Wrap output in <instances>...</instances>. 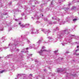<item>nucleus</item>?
I'll list each match as a JSON object with an SVG mask.
<instances>
[{
    "label": "nucleus",
    "instance_id": "obj_1",
    "mask_svg": "<svg viewBox=\"0 0 79 79\" xmlns=\"http://www.w3.org/2000/svg\"><path fill=\"white\" fill-rule=\"evenodd\" d=\"M40 51H41L40 52H39V53H42V52H43V51H46L45 50H43V51H42V50H40Z\"/></svg>",
    "mask_w": 79,
    "mask_h": 79
},
{
    "label": "nucleus",
    "instance_id": "obj_2",
    "mask_svg": "<svg viewBox=\"0 0 79 79\" xmlns=\"http://www.w3.org/2000/svg\"><path fill=\"white\" fill-rule=\"evenodd\" d=\"M77 19H73V21H77Z\"/></svg>",
    "mask_w": 79,
    "mask_h": 79
},
{
    "label": "nucleus",
    "instance_id": "obj_3",
    "mask_svg": "<svg viewBox=\"0 0 79 79\" xmlns=\"http://www.w3.org/2000/svg\"><path fill=\"white\" fill-rule=\"evenodd\" d=\"M4 71H5V70H2V71L0 72V73H3V72H4Z\"/></svg>",
    "mask_w": 79,
    "mask_h": 79
},
{
    "label": "nucleus",
    "instance_id": "obj_4",
    "mask_svg": "<svg viewBox=\"0 0 79 79\" xmlns=\"http://www.w3.org/2000/svg\"><path fill=\"white\" fill-rule=\"evenodd\" d=\"M58 52V51H54L55 53H56V52Z\"/></svg>",
    "mask_w": 79,
    "mask_h": 79
},
{
    "label": "nucleus",
    "instance_id": "obj_5",
    "mask_svg": "<svg viewBox=\"0 0 79 79\" xmlns=\"http://www.w3.org/2000/svg\"><path fill=\"white\" fill-rule=\"evenodd\" d=\"M45 47V46H43L42 47V49H44V47Z\"/></svg>",
    "mask_w": 79,
    "mask_h": 79
},
{
    "label": "nucleus",
    "instance_id": "obj_6",
    "mask_svg": "<svg viewBox=\"0 0 79 79\" xmlns=\"http://www.w3.org/2000/svg\"><path fill=\"white\" fill-rule=\"evenodd\" d=\"M21 24V22H19V24L20 25Z\"/></svg>",
    "mask_w": 79,
    "mask_h": 79
},
{
    "label": "nucleus",
    "instance_id": "obj_7",
    "mask_svg": "<svg viewBox=\"0 0 79 79\" xmlns=\"http://www.w3.org/2000/svg\"><path fill=\"white\" fill-rule=\"evenodd\" d=\"M78 50H76L75 51L76 52H77V51H78Z\"/></svg>",
    "mask_w": 79,
    "mask_h": 79
},
{
    "label": "nucleus",
    "instance_id": "obj_8",
    "mask_svg": "<svg viewBox=\"0 0 79 79\" xmlns=\"http://www.w3.org/2000/svg\"><path fill=\"white\" fill-rule=\"evenodd\" d=\"M30 76H32V74H30Z\"/></svg>",
    "mask_w": 79,
    "mask_h": 79
},
{
    "label": "nucleus",
    "instance_id": "obj_9",
    "mask_svg": "<svg viewBox=\"0 0 79 79\" xmlns=\"http://www.w3.org/2000/svg\"><path fill=\"white\" fill-rule=\"evenodd\" d=\"M77 48H79V46H77Z\"/></svg>",
    "mask_w": 79,
    "mask_h": 79
},
{
    "label": "nucleus",
    "instance_id": "obj_10",
    "mask_svg": "<svg viewBox=\"0 0 79 79\" xmlns=\"http://www.w3.org/2000/svg\"><path fill=\"white\" fill-rule=\"evenodd\" d=\"M77 55H79V53L77 54Z\"/></svg>",
    "mask_w": 79,
    "mask_h": 79
},
{
    "label": "nucleus",
    "instance_id": "obj_11",
    "mask_svg": "<svg viewBox=\"0 0 79 79\" xmlns=\"http://www.w3.org/2000/svg\"><path fill=\"white\" fill-rule=\"evenodd\" d=\"M0 58H2V57H0Z\"/></svg>",
    "mask_w": 79,
    "mask_h": 79
},
{
    "label": "nucleus",
    "instance_id": "obj_12",
    "mask_svg": "<svg viewBox=\"0 0 79 79\" xmlns=\"http://www.w3.org/2000/svg\"><path fill=\"white\" fill-rule=\"evenodd\" d=\"M42 16H43V15H42Z\"/></svg>",
    "mask_w": 79,
    "mask_h": 79
}]
</instances>
